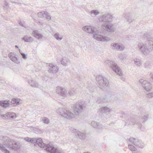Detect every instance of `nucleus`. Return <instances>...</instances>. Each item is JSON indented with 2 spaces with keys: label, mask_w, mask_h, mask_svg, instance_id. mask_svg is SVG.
Wrapping results in <instances>:
<instances>
[{
  "label": "nucleus",
  "mask_w": 153,
  "mask_h": 153,
  "mask_svg": "<svg viewBox=\"0 0 153 153\" xmlns=\"http://www.w3.org/2000/svg\"><path fill=\"white\" fill-rule=\"evenodd\" d=\"M33 143L35 142L36 145H38L41 148H45L46 150L51 153H64L63 150L61 148L55 146L52 144H46L44 143L42 139H37L35 138H30V142Z\"/></svg>",
  "instance_id": "nucleus-1"
},
{
  "label": "nucleus",
  "mask_w": 153,
  "mask_h": 153,
  "mask_svg": "<svg viewBox=\"0 0 153 153\" xmlns=\"http://www.w3.org/2000/svg\"><path fill=\"white\" fill-rule=\"evenodd\" d=\"M112 16L110 14L105 13L102 17V24L101 27L102 30L101 33H104V31H107L110 32H113L114 28L112 25L110 23L111 22Z\"/></svg>",
  "instance_id": "nucleus-2"
},
{
  "label": "nucleus",
  "mask_w": 153,
  "mask_h": 153,
  "mask_svg": "<svg viewBox=\"0 0 153 153\" xmlns=\"http://www.w3.org/2000/svg\"><path fill=\"white\" fill-rule=\"evenodd\" d=\"M82 29L88 33H93V38L97 41L101 42H107L110 40L109 38L99 34L96 31V28L91 26H85L82 27Z\"/></svg>",
  "instance_id": "nucleus-3"
},
{
  "label": "nucleus",
  "mask_w": 153,
  "mask_h": 153,
  "mask_svg": "<svg viewBox=\"0 0 153 153\" xmlns=\"http://www.w3.org/2000/svg\"><path fill=\"white\" fill-rule=\"evenodd\" d=\"M0 140L4 143V146H5L8 148L16 150L19 147V142L10 139L7 137L1 136Z\"/></svg>",
  "instance_id": "nucleus-4"
},
{
  "label": "nucleus",
  "mask_w": 153,
  "mask_h": 153,
  "mask_svg": "<svg viewBox=\"0 0 153 153\" xmlns=\"http://www.w3.org/2000/svg\"><path fill=\"white\" fill-rule=\"evenodd\" d=\"M129 141L131 143V144L128 145V148L133 153H141L140 152L137 151L136 148V147L141 149L143 148L144 145L141 143L140 140L133 137H130Z\"/></svg>",
  "instance_id": "nucleus-5"
},
{
  "label": "nucleus",
  "mask_w": 153,
  "mask_h": 153,
  "mask_svg": "<svg viewBox=\"0 0 153 153\" xmlns=\"http://www.w3.org/2000/svg\"><path fill=\"white\" fill-rule=\"evenodd\" d=\"M122 116H120V117L124 118H125L126 121H125V126H128L131 124L133 125L136 124L139 126V127H141V124L139 121V120H140V118L138 117V119H135L133 117H128V115L125 113L124 112L122 113Z\"/></svg>",
  "instance_id": "nucleus-6"
},
{
  "label": "nucleus",
  "mask_w": 153,
  "mask_h": 153,
  "mask_svg": "<svg viewBox=\"0 0 153 153\" xmlns=\"http://www.w3.org/2000/svg\"><path fill=\"white\" fill-rule=\"evenodd\" d=\"M143 38L146 40V42L147 54L153 50V36L149 33H145Z\"/></svg>",
  "instance_id": "nucleus-7"
},
{
  "label": "nucleus",
  "mask_w": 153,
  "mask_h": 153,
  "mask_svg": "<svg viewBox=\"0 0 153 153\" xmlns=\"http://www.w3.org/2000/svg\"><path fill=\"white\" fill-rule=\"evenodd\" d=\"M56 92L57 94L63 97H65L68 95L70 96L74 95L76 93V91L73 89L69 90L68 92L67 93L66 89L60 87H56Z\"/></svg>",
  "instance_id": "nucleus-8"
},
{
  "label": "nucleus",
  "mask_w": 153,
  "mask_h": 153,
  "mask_svg": "<svg viewBox=\"0 0 153 153\" xmlns=\"http://www.w3.org/2000/svg\"><path fill=\"white\" fill-rule=\"evenodd\" d=\"M96 79L99 87L102 90H103L104 88L107 87L108 85V80L102 75H97L96 76Z\"/></svg>",
  "instance_id": "nucleus-9"
},
{
  "label": "nucleus",
  "mask_w": 153,
  "mask_h": 153,
  "mask_svg": "<svg viewBox=\"0 0 153 153\" xmlns=\"http://www.w3.org/2000/svg\"><path fill=\"white\" fill-rule=\"evenodd\" d=\"M57 112L62 117L67 119H71L74 117L73 113L62 108H59L57 110Z\"/></svg>",
  "instance_id": "nucleus-10"
},
{
  "label": "nucleus",
  "mask_w": 153,
  "mask_h": 153,
  "mask_svg": "<svg viewBox=\"0 0 153 153\" xmlns=\"http://www.w3.org/2000/svg\"><path fill=\"white\" fill-rule=\"evenodd\" d=\"M110 66L111 69L117 75L120 76L123 75V73L120 70V68L117 65V64L114 62L110 61H109Z\"/></svg>",
  "instance_id": "nucleus-11"
},
{
  "label": "nucleus",
  "mask_w": 153,
  "mask_h": 153,
  "mask_svg": "<svg viewBox=\"0 0 153 153\" xmlns=\"http://www.w3.org/2000/svg\"><path fill=\"white\" fill-rule=\"evenodd\" d=\"M83 105L81 103H76L74 105V110L75 114L78 115L83 109Z\"/></svg>",
  "instance_id": "nucleus-12"
},
{
  "label": "nucleus",
  "mask_w": 153,
  "mask_h": 153,
  "mask_svg": "<svg viewBox=\"0 0 153 153\" xmlns=\"http://www.w3.org/2000/svg\"><path fill=\"white\" fill-rule=\"evenodd\" d=\"M108 94H110L111 95L110 97L109 96H106L105 98H101L100 97H98L97 99V102L98 103H103L105 102H106L107 101L108 99V98H109L111 100H114V97L113 96H115V94L114 93H111L110 91H108Z\"/></svg>",
  "instance_id": "nucleus-13"
},
{
  "label": "nucleus",
  "mask_w": 153,
  "mask_h": 153,
  "mask_svg": "<svg viewBox=\"0 0 153 153\" xmlns=\"http://www.w3.org/2000/svg\"><path fill=\"white\" fill-rule=\"evenodd\" d=\"M139 82L141 84L143 88L147 91H149L152 88L151 84L146 80H143V79L139 80Z\"/></svg>",
  "instance_id": "nucleus-14"
},
{
  "label": "nucleus",
  "mask_w": 153,
  "mask_h": 153,
  "mask_svg": "<svg viewBox=\"0 0 153 153\" xmlns=\"http://www.w3.org/2000/svg\"><path fill=\"white\" fill-rule=\"evenodd\" d=\"M137 46L139 50L143 54H148L146 43L139 42L138 43Z\"/></svg>",
  "instance_id": "nucleus-15"
},
{
  "label": "nucleus",
  "mask_w": 153,
  "mask_h": 153,
  "mask_svg": "<svg viewBox=\"0 0 153 153\" xmlns=\"http://www.w3.org/2000/svg\"><path fill=\"white\" fill-rule=\"evenodd\" d=\"M70 130L73 133L77 135L79 138L81 140H84L85 138V135L84 133L81 132L77 130L71 128Z\"/></svg>",
  "instance_id": "nucleus-16"
},
{
  "label": "nucleus",
  "mask_w": 153,
  "mask_h": 153,
  "mask_svg": "<svg viewBox=\"0 0 153 153\" xmlns=\"http://www.w3.org/2000/svg\"><path fill=\"white\" fill-rule=\"evenodd\" d=\"M8 56L10 60L14 62L17 64L19 63V59L15 55L13 54V53H10L8 55Z\"/></svg>",
  "instance_id": "nucleus-17"
},
{
  "label": "nucleus",
  "mask_w": 153,
  "mask_h": 153,
  "mask_svg": "<svg viewBox=\"0 0 153 153\" xmlns=\"http://www.w3.org/2000/svg\"><path fill=\"white\" fill-rule=\"evenodd\" d=\"M32 34L35 38L38 39H41L43 37V35L39 33L38 30H33Z\"/></svg>",
  "instance_id": "nucleus-18"
},
{
  "label": "nucleus",
  "mask_w": 153,
  "mask_h": 153,
  "mask_svg": "<svg viewBox=\"0 0 153 153\" xmlns=\"http://www.w3.org/2000/svg\"><path fill=\"white\" fill-rule=\"evenodd\" d=\"M50 68L49 70V72L52 73H56L58 72V68L56 66H55L52 64H51L50 65Z\"/></svg>",
  "instance_id": "nucleus-19"
},
{
  "label": "nucleus",
  "mask_w": 153,
  "mask_h": 153,
  "mask_svg": "<svg viewBox=\"0 0 153 153\" xmlns=\"http://www.w3.org/2000/svg\"><path fill=\"white\" fill-rule=\"evenodd\" d=\"M91 125L94 128L98 129H103L102 126L100 123L95 121H92L91 122Z\"/></svg>",
  "instance_id": "nucleus-20"
},
{
  "label": "nucleus",
  "mask_w": 153,
  "mask_h": 153,
  "mask_svg": "<svg viewBox=\"0 0 153 153\" xmlns=\"http://www.w3.org/2000/svg\"><path fill=\"white\" fill-rule=\"evenodd\" d=\"M126 21L129 23H131L134 19V15L128 13L125 16Z\"/></svg>",
  "instance_id": "nucleus-21"
},
{
  "label": "nucleus",
  "mask_w": 153,
  "mask_h": 153,
  "mask_svg": "<svg viewBox=\"0 0 153 153\" xmlns=\"http://www.w3.org/2000/svg\"><path fill=\"white\" fill-rule=\"evenodd\" d=\"M111 111V109L107 107H103L99 109L98 112L101 113H106L109 112Z\"/></svg>",
  "instance_id": "nucleus-22"
},
{
  "label": "nucleus",
  "mask_w": 153,
  "mask_h": 153,
  "mask_svg": "<svg viewBox=\"0 0 153 153\" xmlns=\"http://www.w3.org/2000/svg\"><path fill=\"white\" fill-rule=\"evenodd\" d=\"M111 46L113 49H116L119 51H122L123 50L122 46L116 43H111Z\"/></svg>",
  "instance_id": "nucleus-23"
},
{
  "label": "nucleus",
  "mask_w": 153,
  "mask_h": 153,
  "mask_svg": "<svg viewBox=\"0 0 153 153\" xmlns=\"http://www.w3.org/2000/svg\"><path fill=\"white\" fill-rule=\"evenodd\" d=\"M61 62V64L64 66H66L70 63V59L65 57H63Z\"/></svg>",
  "instance_id": "nucleus-24"
},
{
  "label": "nucleus",
  "mask_w": 153,
  "mask_h": 153,
  "mask_svg": "<svg viewBox=\"0 0 153 153\" xmlns=\"http://www.w3.org/2000/svg\"><path fill=\"white\" fill-rule=\"evenodd\" d=\"M22 39L25 42H31L33 40V39L29 35L25 36Z\"/></svg>",
  "instance_id": "nucleus-25"
},
{
  "label": "nucleus",
  "mask_w": 153,
  "mask_h": 153,
  "mask_svg": "<svg viewBox=\"0 0 153 153\" xmlns=\"http://www.w3.org/2000/svg\"><path fill=\"white\" fill-rule=\"evenodd\" d=\"M28 82L29 84L33 87L37 88L39 87V85L36 81L28 80Z\"/></svg>",
  "instance_id": "nucleus-26"
},
{
  "label": "nucleus",
  "mask_w": 153,
  "mask_h": 153,
  "mask_svg": "<svg viewBox=\"0 0 153 153\" xmlns=\"http://www.w3.org/2000/svg\"><path fill=\"white\" fill-rule=\"evenodd\" d=\"M9 103V101L6 100L0 101V107L6 108L8 106Z\"/></svg>",
  "instance_id": "nucleus-27"
},
{
  "label": "nucleus",
  "mask_w": 153,
  "mask_h": 153,
  "mask_svg": "<svg viewBox=\"0 0 153 153\" xmlns=\"http://www.w3.org/2000/svg\"><path fill=\"white\" fill-rule=\"evenodd\" d=\"M4 143L1 144L0 143V150L5 153H10V152L4 146Z\"/></svg>",
  "instance_id": "nucleus-28"
},
{
  "label": "nucleus",
  "mask_w": 153,
  "mask_h": 153,
  "mask_svg": "<svg viewBox=\"0 0 153 153\" xmlns=\"http://www.w3.org/2000/svg\"><path fill=\"white\" fill-rule=\"evenodd\" d=\"M7 118H10L13 119H14L16 117V115L13 112H8L7 113Z\"/></svg>",
  "instance_id": "nucleus-29"
},
{
  "label": "nucleus",
  "mask_w": 153,
  "mask_h": 153,
  "mask_svg": "<svg viewBox=\"0 0 153 153\" xmlns=\"http://www.w3.org/2000/svg\"><path fill=\"white\" fill-rule=\"evenodd\" d=\"M149 115L147 114L146 115H144V116L142 117L141 119L139 121L140 122H144L147 120L148 117H149Z\"/></svg>",
  "instance_id": "nucleus-30"
},
{
  "label": "nucleus",
  "mask_w": 153,
  "mask_h": 153,
  "mask_svg": "<svg viewBox=\"0 0 153 153\" xmlns=\"http://www.w3.org/2000/svg\"><path fill=\"white\" fill-rule=\"evenodd\" d=\"M99 13V12L97 10H91L90 13V14L93 17H94L96 15L98 14Z\"/></svg>",
  "instance_id": "nucleus-31"
},
{
  "label": "nucleus",
  "mask_w": 153,
  "mask_h": 153,
  "mask_svg": "<svg viewBox=\"0 0 153 153\" xmlns=\"http://www.w3.org/2000/svg\"><path fill=\"white\" fill-rule=\"evenodd\" d=\"M12 104L17 105L19 104V100L18 98L13 99L11 102Z\"/></svg>",
  "instance_id": "nucleus-32"
},
{
  "label": "nucleus",
  "mask_w": 153,
  "mask_h": 153,
  "mask_svg": "<svg viewBox=\"0 0 153 153\" xmlns=\"http://www.w3.org/2000/svg\"><path fill=\"white\" fill-rule=\"evenodd\" d=\"M45 13V14H44L45 15V17L46 19L48 21L50 20L51 19V16L50 15L49 13H48L47 12V11H45V12H44Z\"/></svg>",
  "instance_id": "nucleus-33"
},
{
  "label": "nucleus",
  "mask_w": 153,
  "mask_h": 153,
  "mask_svg": "<svg viewBox=\"0 0 153 153\" xmlns=\"http://www.w3.org/2000/svg\"><path fill=\"white\" fill-rule=\"evenodd\" d=\"M55 38L58 40H60L62 39V36H59V34L58 33H55L54 36Z\"/></svg>",
  "instance_id": "nucleus-34"
},
{
  "label": "nucleus",
  "mask_w": 153,
  "mask_h": 153,
  "mask_svg": "<svg viewBox=\"0 0 153 153\" xmlns=\"http://www.w3.org/2000/svg\"><path fill=\"white\" fill-rule=\"evenodd\" d=\"M126 55L124 54L121 53L119 55V58L121 60H124V59L126 58Z\"/></svg>",
  "instance_id": "nucleus-35"
},
{
  "label": "nucleus",
  "mask_w": 153,
  "mask_h": 153,
  "mask_svg": "<svg viewBox=\"0 0 153 153\" xmlns=\"http://www.w3.org/2000/svg\"><path fill=\"white\" fill-rule=\"evenodd\" d=\"M134 63L137 65L139 66L141 65V60L137 59L134 60Z\"/></svg>",
  "instance_id": "nucleus-36"
},
{
  "label": "nucleus",
  "mask_w": 153,
  "mask_h": 153,
  "mask_svg": "<svg viewBox=\"0 0 153 153\" xmlns=\"http://www.w3.org/2000/svg\"><path fill=\"white\" fill-rule=\"evenodd\" d=\"M42 121H43V123L45 124H48L49 123V120L46 117H43Z\"/></svg>",
  "instance_id": "nucleus-37"
},
{
  "label": "nucleus",
  "mask_w": 153,
  "mask_h": 153,
  "mask_svg": "<svg viewBox=\"0 0 153 153\" xmlns=\"http://www.w3.org/2000/svg\"><path fill=\"white\" fill-rule=\"evenodd\" d=\"M45 11H43L42 12H40L38 13V17H40V18H43L45 17V13H44Z\"/></svg>",
  "instance_id": "nucleus-38"
},
{
  "label": "nucleus",
  "mask_w": 153,
  "mask_h": 153,
  "mask_svg": "<svg viewBox=\"0 0 153 153\" xmlns=\"http://www.w3.org/2000/svg\"><path fill=\"white\" fill-rule=\"evenodd\" d=\"M19 25L25 28H27V26L25 25H24V22H22L21 21H20V22H19Z\"/></svg>",
  "instance_id": "nucleus-39"
},
{
  "label": "nucleus",
  "mask_w": 153,
  "mask_h": 153,
  "mask_svg": "<svg viewBox=\"0 0 153 153\" xmlns=\"http://www.w3.org/2000/svg\"><path fill=\"white\" fill-rule=\"evenodd\" d=\"M146 97L149 98L152 97H153V92L148 94Z\"/></svg>",
  "instance_id": "nucleus-40"
},
{
  "label": "nucleus",
  "mask_w": 153,
  "mask_h": 153,
  "mask_svg": "<svg viewBox=\"0 0 153 153\" xmlns=\"http://www.w3.org/2000/svg\"><path fill=\"white\" fill-rule=\"evenodd\" d=\"M21 56H22V57L24 59H25L27 58V56L24 53H22L21 54Z\"/></svg>",
  "instance_id": "nucleus-41"
},
{
  "label": "nucleus",
  "mask_w": 153,
  "mask_h": 153,
  "mask_svg": "<svg viewBox=\"0 0 153 153\" xmlns=\"http://www.w3.org/2000/svg\"><path fill=\"white\" fill-rule=\"evenodd\" d=\"M4 7L6 8H7L9 7V4L7 2L5 1L4 2Z\"/></svg>",
  "instance_id": "nucleus-42"
},
{
  "label": "nucleus",
  "mask_w": 153,
  "mask_h": 153,
  "mask_svg": "<svg viewBox=\"0 0 153 153\" xmlns=\"http://www.w3.org/2000/svg\"><path fill=\"white\" fill-rule=\"evenodd\" d=\"M24 139L27 142H30V138L26 137L24 138Z\"/></svg>",
  "instance_id": "nucleus-43"
},
{
  "label": "nucleus",
  "mask_w": 153,
  "mask_h": 153,
  "mask_svg": "<svg viewBox=\"0 0 153 153\" xmlns=\"http://www.w3.org/2000/svg\"><path fill=\"white\" fill-rule=\"evenodd\" d=\"M7 114H3L2 115H1V116L2 117H5V118H4V119L5 118V119H7L8 118H7Z\"/></svg>",
  "instance_id": "nucleus-44"
},
{
  "label": "nucleus",
  "mask_w": 153,
  "mask_h": 153,
  "mask_svg": "<svg viewBox=\"0 0 153 153\" xmlns=\"http://www.w3.org/2000/svg\"><path fill=\"white\" fill-rule=\"evenodd\" d=\"M19 53H21H21H22V51L20 50V49H19Z\"/></svg>",
  "instance_id": "nucleus-45"
},
{
  "label": "nucleus",
  "mask_w": 153,
  "mask_h": 153,
  "mask_svg": "<svg viewBox=\"0 0 153 153\" xmlns=\"http://www.w3.org/2000/svg\"><path fill=\"white\" fill-rule=\"evenodd\" d=\"M151 77H152V79H153V74H152V75L151 76Z\"/></svg>",
  "instance_id": "nucleus-46"
},
{
  "label": "nucleus",
  "mask_w": 153,
  "mask_h": 153,
  "mask_svg": "<svg viewBox=\"0 0 153 153\" xmlns=\"http://www.w3.org/2000/svg\"><path fill=\"white\" fill-rule=\"evenodd\" d=\"M15 47L16 48H18V47L17 45H15Z\"/></svg>",
  "instance_id": "nucleus-47"
},
{
  "label": "nucleus",
  "mask_w": 153,
  "mask_h": 153,
  "mask_svg": "<svg viewBox=\"0 0 153 153\" xmlns=\"http://www.w3.org/2000/svg\"><path fill=\"white\" fill-rule=\"evenodd\" d=\"M83 153H88V152H85Z\"/></svg>",
  "instance_id": "nucleus-48"
}]
</instances>
